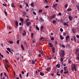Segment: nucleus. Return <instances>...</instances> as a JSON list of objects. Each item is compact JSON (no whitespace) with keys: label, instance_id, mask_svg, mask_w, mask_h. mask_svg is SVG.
<instances>
[{"label":"nucleus","instance_id":"1","mask_svg":"<svg viewBox=\"0 0 79 79\" xmlns=\"http://www.w3.org/2000/svg\"><path fill=\"white\" fill-rule=\"evenodd\" d=\"M64 55H65V52L64 51L61 50L60 52V56L61 57H64Z\"/></svg>","mask_w":79,"mask_h":79},{"label":"nucleus","instance_id":"2","mask_svg":"<svg viewBox=\"0 0 79 79\" xmlns=\"http://www.w3.org/2000/svg\"><path fill=\"white\" fill-rule=\"evenodd\" d=\"M29 21V19H26L25 20V22L26 23L27 26H28V27H29V25H30V24H31V22H28Z\"/></svg>","mask_w":79,"mask_h":79},{"label":"nucleus","instance_id":"3","mask_svg":"<svg viewBox=\"0 0 79 79\" xmlns=\"http://www.w3.org/2000/svg\"><path fill=\"white\" fill-rule=\"evenodd\" d=\"M72 31H73V34H76V30L75 29V28H73L72 29Z\"/></svg>","mask_w":79,"mask_h":79},{"label":"nucleus","instance_id":"4","mask_svg":"<svg viewBox=\"0 0 79 79\" xmlns=\"http://www.w3.org/2000/svg\"><path fill=\"white\" fill-rule=\"evenodd\" d=\"M56 16V15L55 14H54L52 15L51 17H50L51 19H54L55 18V17Z\"/></svg>","mask_w":79,"mask_h":79},{"label":"nucleus","instance_id":"5","mask_svg":"<svg viewBox=\"0 0 79 79\" xmlns=\"http://www.w3.org/2000/svg\"><path fill=\"white\" fill-rule=\"evenodd\" d=\"M69 18L70 21H71L73 20V17H72L70 15H69Z\"/></svg>","mask_w":79,"mask_h":79},{"label":"nucleus","instance_id":"6","mask_svg":"<svg viewBox=\"0 0 79 79\" xmlns=\"http://www.w3.org/2000/svg\"><path fill=\"white\" fill-rule=\"evenodd\" d=\"M60 64L59 63L56 65V67L57 68H60Z\"/></svg>","mask_w":79,"mask_h":79},{"label":"nucleus","instance_id":"7","mask_svg":"<svg viewBox=\"0 0 79 79\" xmlns=\"http://www.w3.org/2000/svg\"><path fill=\"white\" fill-rule=\"evenodd\" d=\"M73 40H74V42H76V36H75V35L73 36Z\"/></svg>","mask_w":79,"mask_h":79},{"label":"nucleus","instance_id":"8","mask_svg":"<svg viewBox=\"0 0 79 79\" xmlns=\"http://www.w3.org/2000/svg\"><path fill=\"white\" fill-rule=\"evenodd\" d=\"M22 13L23 14V16H24L26 15V12L24 11H22Z\"/></svg>","mask_w":79,"mask_h":79},{"label":"nucleus","instance_id":"9","mask_svg":"<svg viewBox=\"0 0 79 79\" xmlns=\"http://www.w3.org/2000/svg\"><path fill=\"white\" fill-rule=\"evenodd\" d=\"M15 24L16 25V27H18V21L15 20Z\"/></svg>","mask_w":79,"mask_h":79},{"label":"nucleus","instance_id":"10","mask_svg":"<svg viewBox=\"0 0 79 79\" xmlns=\"http://www.w3.org/2000/svg\"><path fill=\"white\" fill-rule=\"evenodd\" d=\"M73 65L74 66V67H73V68H74L75 71H77V69L76 68V66L75 64H74Z\"/></svg>","mask_w":79,"mask_h":79},{"label":"nucleus","instance_id":"11","mask_svg":"<svg viewBox=\"0 0 79 79\" xmlns=\"http://www.w3.org/2000/svg\"><path fill=\"white\" fill-rule=\"evenodd\" d=\"M48 44L51 47H53V44H52V43H49Z\"/></svg>","mask_w":79,"mask_h":79},{"label":"nucleus","instance_id":"12","mask_svg":"<svg viewBox=\"0 0 79 79\" xmlns=\"http://www.w3.org/2000/svg\"><path fill=\"white\" fill-rule=\"evenodd\" d=\"M60 39H61V40H63V39H64V37H62V35H60Z\"/></svg>","mask_w":79,"mask_h":79},{"label":"nucleus","instance_id":"13","mask_svg":"<svg viewBox=\"0 0 79 79\" xmlns=\"http://www.w3.org/2000/svg\"><path fill=\"white\" fill-rule=\"evenodd\" d=\"M51 70V68L49 67V68H48L47 69V71H50Z\"/></svg>","mask_w":79,"mask_h":79},{"label":"nucleus","instance_id":"14","mask_svg":"<svg viewBox=\"0 0 79 79\" xmlns=\"http://www.w3.org/2000/svg\"><path fill=\"white\" fill-rule=\"evenodd\" d=\"M63 57H61L60 58V62H62V61H63L64 59L63 58Z\"/></svg>","mask_w":79,"mask_h":79},{"label":"nucleus","instance_id":"15","mask_svg":"<svg viewBox=\"0 0 79 79\" xmlns=\"http://www.w3.org/2000/svg\"><path fill=\"white\" fill-rule=\"evenodd\" d=\"M52 53H55V48L53 47L52 48Z\"/></svg>","mask_w":79,"mask_h":79},{"label":"nucleus","instance_id":"16","mask_svg":"<svg viewBox=\"0 0 79 79\" xmlns=\"http://www.w3.org/2000/svg\"><path fill=\"white\" fill-rule=\"evenodd\" d=\"M21 46L22 50H24V46H23V44H21Z\"/></svg>","mask_w":79,"mask_h":79},{"label":"nucleus","instance_id":"17","mask_svg":"<svg viewBox=\"0 0 79 79\" xmlns=\"http://www.w3.org/2000/svg\"><path fill=\"white\" fill-rule=\"evenodd\" d=\"M72 11V9L71 8L68 9H67V11L68 12H69V11Z\"/></svg>","mask_w":79,"mask_h":79},{"label":"nucleus","instance_id":"18","mask_svg":"<svg viewBox=\"0 0 79 79\" xmlns=\"http://www.w3.org/2000/svg\"><path fill=\"white\" fill-rule=\"evenodd\" d=\"M64 74H68L69 73V72L68 71V70H67L66 72L64 71Z\"/></svg>","mask_w":79,"mask_h":79},{"label":"nucleus","instance_id":"19","mask_svg":"<svg viewBox=\"0 0 79 79\" xmlns=\"http://www.w3.org/2000/svg\"><path fill=\"white\" fill-rule=\"evenodd\" d=\"M24 33L23 34V35H26V31L25 30L23 31Z\"/></svg>","mask_w":79,"mask_h":79},{"label":"nucleus","instance_id":"20","mask_svg":"<svg viewBox=\"0 0 79 79\" xmlns=\"http://www.w3.org/2000/svg\"><path fill=\"white\" fill-rule=\"evenodd\" d=\"M40 75L41 76H44V73H43L42 72H40Z\"/></svg>","mask_w":79,"mask_h":79},{"label":"nucleus","instance_id":"21","mask_svg":"<svg viewBox=\"0 0 79 79\" xmlns=\"http://www.w3.org/2000/svg\"><path fill=\"white\" fill-rule=\"evenodd\" d=\"M57 5H58V4H54L53 5V7H54V8H55V7H56L57 6Z\"/></svg>","mask_w":79,"mask_h":79},{"label":"nucleus","instance_id":"22","mask_svg":"<svg viewBox=\"0 0 79 79\" xmlns=\"http://www.w3.org/2000/svg\"><path fill=\"white\" fill-rule=\"evenodd\" d=\"M7 50L9 52H11V50H10V49L9 48H6Z\"/></svg>","mask_w":79,"mask_h":79},{"label":"nucleus","instance_id":"23","mask_svg":"<svg viewBox=\"0 0 79 79\" xmlns=\"http://www.w3.org/2000/svg\"><path fill=\"white\" fill-rule=\"evenodd\" d=\"M68 39H69V36H67L66 37V40H68Z\"/></svg>","mask_w":79,"mask_h":79},{"label":"nucleus","instance_id":"24","mask_svg":"<svg viewBox=\"0 0 79 79\" xmlns=\"http://www.w3.org/2000/svg\"><path fill=\"white\" fill-rule=\"evenodd\" d=\"M35 61H34V60H32L31 61V64H35Z\"/></svg>","mask_w":79,"mask_h":79},{"label":"nucleus","instance_id":"25","mask_svg":"<svg viewBox=\"0 0 79 79\" xmlns=\"http://www.w3.org/2000/svg\"><path fill=\"white\" fill-rule=\"evenodd\" d=\"M40 19L41 21H44V20L43 19L42 17H41L40 18Z\"/></svg>","mask_w":79,"mask_h":79},{"label":"nucleus","instance_id":"26","mask_svg":"<svg viewBox=\"0 0 79 79\" xmlns=\"http://www.w3.org/2000/svg\"><path fill=\"white\" fill-rule=\"evenodd\" d=\"M43 11V9H41L40 10H39L38 12L39 13H42V12Z\"/></svg>","mask_w":79,"mask_h":79},{"label":"nucleus","instance_id":"27","mask_svg":"<svg viewBox=\"0 0 79 79\" xmlns=\"http://www.w3.org/2000/svg\"><path fill=\"white\" fill-rule=\"evenodd\" d=\"M4 74L5 77H6L7 76V79H8V75L6 74V73H4Z\"/></svg>","mask_w":79,"mask_h":79},{"label":"nucleus","instance_id":"28","mask_svg":"<svg viewBox=\"0 0 79 79\" xmlns=\"http://www.w3.org/2000/svg\"><path fill=\"white\" fill-rule=\"evenodd\" d=\"M31 38H33V36H34V33H31Z\"/></svg>","mask_w":79,"mask_h":79},{"label":"nucleus","instance_id":"29","mask_svg":"<svg viewBox=\"0 0 79 79\" xmlns=\"http://www.w3.org/2000/svg\"><path fill=\"white\" fill-rule=\"evenodd\" d=\"M68 4H66L65 5L64 7L65 8H67V7H68Z\"/></svg>","mask_w":79,"mask_h":79},{"label":"nucleus","instance_id":"30","mask_svg":"<svg viewBox=\"0 0 79 79\" xmlns=\"http://www.w3.org/2000/svg\"><path fill=\"white\" fill-rule=\"evenodd\" d=\"M59 72L58 71L57 73H56V74L57 75V76H60V74H59Z\"/></svg>","mask_w":79,"mask_h":79},{"label":"nucleus","instance_id":"31","mask_svg":"<svg viewBox=\"0 0 79 79\" xmlns=\"http://www.w3.org/2000/svg\"><path fill=\"white\" fill-rule=\"evenodd\" d=\"M40 52L41 54V55H43L44 53L43 52V51L42 50H41L40 51Z\"/></svg>","mask_w":79,"mask_h":79},{"label":"nucleus","instance_id":"32","mask_svg":"<svg viewBox=\"0 0 79 79\" xmlns=\"http://www.w3.org/2000/svg\"><path fill=\"white\" fill-rule=\"evenodd\" d=\"M63 35L65 36L66 35V32H63Z\"/></svg>","mask_w":79,"mask_h":79},{"label":"nucleus","instance_id":"33","mask_svg":"<svg viewBox=\"0 0 79 79\" xmlns=\"http://www.w3.org/2000/svg\"><path fill=\"white\" fill-rule=\"evenodd\" d=\"M9 42L10 44H13V42L11 41H9Z\"/></svg>","mask_w":79,"mask_h":79},{"label":"nucleus","instance_id":"34","mask_svg":"<svg viewBox=\"0 0 79 79\" xmlns=\"http://www.w3.org/2000/svg\"><path fill=\"white\" fill-rule=\"evenodd\" d=\"M36 28L37 30L38 31H39V27H38L37 26H36Z\"/></svg>","mask_w":79,"mask_h":79},{"label":"nucleus","instance_id":"35","mask_svg":"<svg viewBox=\"0 0 79 79\" xmlns=\"http://www.w3.org/2000/svg\"><path fill=\"white\" fill-rule=\"evenodd\" d=\"M76 51L77 52H79V48H77V49L76 50Z\"/></svg>","mask_w":79,"mask_h":79},{"label":"nucleus","instance_id":"36","mask_svg":"<svg viewBox=\"0 0 79 79\" xmlns=\"http://www.w3.org/2000/svg\"><path fill=\"white\" fill-rule=\"evenodd\" d=\"M43 28H44V26H41V31H42V30L43 29Z\"/></svg>","mask_w":79,"mask_h":79},{"label":"nucleus","instance_id":"37","mask_svg":"<svg viewBox=\"0 0 79 79\" xmlns=\"http://www.w3.org/2000/svg\"><path fill=\"white\" fill-rule=\"evenodd\" d=\"M5 61H6V63H8V61L7 60V59H5Z\"/></svg>","mask_w":79,"mask_h":79},{"label":"nucleus","instance_id":"38","mask_svg":"<svg viewBox=\"0 0 79 79\" xmlns=\"http://www.w3.org/2000/svg\"><path fill=\"white\" fill-rule=\"evenodd\" d=\"M11 6L13 8H15V6H14V3H13Z\"/></svg>","mask_w":79,"mask_h":79},{"label":"nucleus","instance_id":"39","mask_svg":"<svg viewBox=\"0 0 79 79\" xmlns=\"http://www.w3.org/2000/svg\"><path fill=\"white\" fill-rule=\"evenodd\" d=\"M60 73H61V74H62L63 73V69H62L60 71Z\"/></svg>","mask_w":79,"mask_h":79},{"label":"nucleus","instance_id":"40","mask_svg":"<svg viewBox=\"0 0 79 79\" xmlns=\"http://www.w3.org/2000/svg\"><path fill=\"white\" fill-rule=\"evenodd\" d=\"M44 39V37H41L40 39V40H42V39Z\"/></svg>","mask_w":79,"mask_h":79},{"label":"nucleus","instance_id":"41","mask_svg":"<svg viewBox=\"0 0 79 79\" xmlns=\"http://www.w3.org/2000/svg\"><path fill=\"white\" fill-rule=\"evenodd\" d=\"M19 40H18L17 41V44H19Z\"/></svg>","mask_w":79,"mask_h":79},{"label":"nucleus","instance_id":"42","mask_svg":"<svg viewBox=\"0 0 79 79\" xmlns=\"http://www.w3.org/2000/svg\"><path fill=\"white\" fill-rule=\"evenodd\" d=\"M44 3H48V1L47 0H45L44 1Z\"/></svg>","mask_w":79,"mask_h":79},{"label":"nucleus","instance_id":"43","mask_svg":"<svg viewBox=\"0 0 79 79\" xmlns=\"http://www.w3.org/2000/svg\"><path fill=\"white\" fill-rule=\"evenodd\" d=\"M31 6H32L33 7L34 6V3L33 2H32L31 3Z\"/></svg>","mask_w":79,"mask_h":79},{"label":"nucleus","instance_id":"44","mask_svg":"<svg viewBox=\"0 0 79 79\" xmlns=\"http://www.w3.org/2000/svg\"><path fill=\"white\" fill-rule=\"evenodd\" d=\"M54 37H52L51 38V40H54Z\"/></svg>","mask_w":79,"mask_h":79},{"label":"nucleus","instance_id":"45","mask_svg":"<svg viewBox=\"0 0 79 79\" xmlns=\"http://www.w3.org/2000/svg\"><path fill=\"white\" fill-rule=\"evenodd\" d=\"M66 67H65L64 68V71H66Z\"/></svg>","mask_w":79,"mask_h":79},{"label":"nucleus","instance_id":"46","mask_svg":"<svg viewBox=\"0 0 79 79\" xmlns=\"http://www.w3.org/2000/svg\"><path fill=\"white\" fill-rule=\"evenodd\" d=\"M55 44L56 45H56H57V44H58V42L57 41H56L55 42Z\"/></svg>","mask_w":79,"mask_h":79},{"label":"nucleus","instance_id":"47","mask_svg":"<svg viewBox=\"0 0 79 79\" xmlns=\"http://www.w3.org/2000/svg\"><path fill=\"white\" fill-rule=\"evenodd\" d=\"M60 32H63V30L62 28H61L60 29Z\"/></svg>","mask_w":79,"mask_h":79},{"label":"nucleus","instance_id":"48","mask_svg":"<svg viewBox=\"0 0 79 79\" xmlns=\"http://www.w3.org/2000/svg\"><path fill=\"white\" fill-rule=\"evenodd\" d=\"M52 23L53 24H55V23H56V21H55V20H53L52 21Z\"/></svg>","mask_w":79,"mask_h":79},{"label":"nucleus","instance_id":"49","mask_svg":"<svg viewBox=\"0 0 79 79\" xmlns=\"http://www.w3.org/2000/svg\"><path fill=\"white\" fill-rule=\"evenodd\" d=\"M76 59H77V60H78V61H79V57H77Z\"/></svg>","mask_w":79,"mask_h":79},{"label":"nucleus","instance_id":"50","mask_svg":"<svg viewBox=\"0 0 79 79\" xmlns=\"http://www.w3.org/2000/svg\"><path fill=\"white\" fill-rule=\"evenodd\" d=\"M33 14L34 15H36V14L35 13V11H33Z\"/></svg>","mask_w":79,"mask_h":79},{"label":"nucleus","instance_id":"51","mask_svg":"<svg viewBox=\"0 0 79 79\" xmlns=\"http://www.w3.org/2000/svg\"><path fill=\"white\" fill-rule=\"evenodd\" d=\"M58 15L59 16H61V13L60 12L58 14Z\"/></svg>","mask_w":79,"mask_h":79},{"label":"nucleus","instance_id":"52","mask_svg":"<svg viewBox=\"0 0 79 79\" xmlns=\"http://www.w3.org/2000/svg\"><path fill=\"white\" fill-rule=\"evenodd\" d=\"M47 58H48V59L47 60H50H50H51V59H52V58H49V56H47Z\"/></svg>","mask_w":79,"mask_h":79},{"label":"nucleus","instance_id":"53","mask_svg":"<svg viewBox=\"0 0 79 79\" xmlns=\"http://www.w3.org/2000/svg\"><path fill=\"white\" fill-rule=\"evenodd\" d=\"M62 47L63 48H65V46H64V45L63 44L62 45Z\"/></svg>","mask_w":79,"mask_h":79},{"label":"nucleus","instance_id":"54","mask_svg":"<svg viewBox=\"0 0 79 79\" xmlns=\"http://www.w3.org/2000/svg\"><path fill=\"white\" fill-rule=\"evenodd\" d=\"M20 21H22V22H23V19H20Z\"/></svg>","mask_w":79,"mask_h":79},{"label":"nucleus","instance_id":"55","mask_svg":"<svg viewBox=\"0 0 79 79\" xmlns=\"http://www.w3.org/2000/svg\"><path fill=\"white\" fill-rule=\"evenodd\" d=\"M68 63H69V64H71V60H69L68 61Z\"/></svg>","mask_w":79,"mask_h":79},{"label":"nucleus","instance_id":"56","mask_svg":"<svg viewBox=\"0 0 79 79\" xmlns=\"http://www.w3.org/2000/svg\"><path fill=\"white\" fill-rule=\"evenodd\" d=\"M29 72L27 73L26 75V77H28V76H29Z\"/></svg>","mask_w":79,"mask_h":79},{"label":"nucleus","instance_id":"57","mask_svg":"<svg viewBox=\"0 0 79 79\" xmlns=\"http://www.w3.org/2000/svg\"><path fill=\"white\" fill-rule=\"evenodd\" d=\"M67 24L65 23V22H64V26H65V25H66Z\"/></svg>","mask_w":79,"mask_h":79},{"label":"nucleus","instance_id":"58","mask_svg":"<svg viewBox=\"0 0 79 79\" xmlns=\"http://www.w3.org/2000/svg\"><path fill=\"white\" fill-rule=\"evenodd\" d=\"M49 7V6H45V8H48Z\"/></svg>","mask_w":79,"mask_h":79},{"label":"nucleus","instance_id":"59","mask_svg":"<svg viewBox=\"0 0 79 79\" xmlns=\"http://www.w3.org/2000/svg\"><path fill=\"white\" fill-rule=\"evenodd\" d=\"M42 56H44V57H46V56H45V54H42Z\"/></svg>","mask_w":79,"mask_h":79},{"label":"nucleus","instance_id":"60","mask_svg":"<svg viewBox=\"0 0 79 79\" xmlns=\"http://www.w3.org/2000/svg\"><path fill=\"white\" fill-rule=\"evenodd\" d=\"M4 13L6 15V16H7V13H6V12H4Z\"/></svg>","mask_w":79,"mask_h":79},{"label":"nucleus","instance_id":"61","mask_svg":"<svg viewBox=\"0 0 79 79\" xmlns=\"http://www.w3.org/2000/svg\"><path fill=\"white\" fill-rule=\"evenodd\" d=\"M72 70L73 72L74 71V68H73H73L72 69Z\"/></svg>","mask_w":79,"mask_h":79},{"label":"nucleus","instance_id":"62","mask_svg":"<svg viewBox=\"0 0 79 79\" xmlns=\"http://www.w3.org/2000/svg\"><path fill=\"white\" fill-rule=\"evenodd\" d=\"M3 6H7L6 4H3Z\"/></svg>","mask_w":79,"mask_h":79},{"label":"nucleus","instance_id":"63","mask_svg":"<svg viewBox=\"0 0 79 79\" xmlns=\"http://www.w3.org/2000/svg\"><path fill=\"white\" fill-rule=\"evenodd\" d=\"M76 37H77V38H79V35H77Z\"/></svg>","mask_w":79,"mask_h":79},{"label":"nucleus","instance_id":"64","mask_svg":"<svg viewBox=\"0 0 79 79\" xmlns=\"http://www.w3.org/2000/svg\"><path fill=\"white\" fill-rule=\"evenodd\" d=\"M64 66H66V64H64L63 65Z\"/></svg>","mask_w":79,"mask_h":79}]
</instances>
